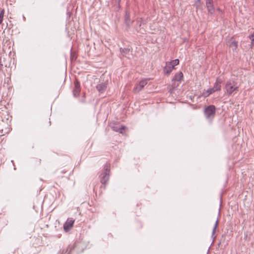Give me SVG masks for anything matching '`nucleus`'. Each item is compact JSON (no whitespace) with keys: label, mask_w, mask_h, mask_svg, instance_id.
Returning a JSON list of instances; mask_svg holds the SVG:
<instances>
[{"label":"nucleus","mask_w":254,"mask_h":254,"mask_svg":"<svg viewBox=\"0 0 254 254\" xmlns=\"http://www.w3.org/2000/svg\"><path fill=\"white\" fill-rule=\"evenodd\" d=\"M110 164L107 162L104 165L101 173L99 175L100 181L102 184L100 187L101 189L105 190L106 189V186L110 178Z\"/></svg>","instance_id":"1"},{"label":"nucleus","mask_w":254,"mask_h":254,"mask_svg":"<svg viewBox=\"0 0 254 254\" xmlns=\"http://www.w3.org/2000/svg\"><path fill=\"white\" fill-rule=\"evenodd\" d=\"M216 110V107L214 105H211L205 107L203 112L206 119L212 121L215 117Z\"/></svg>","instance_id":"2"},{"label":"nucleus","mask_w":254,"mask_h":254,"mask_svg":"<svg viewBox=\"0 0 254 254\" xmlns=\"http://www.w3.org/2000/svg\"><path fill=\"white\" fill-rule=\"evenodd\" d=\"M225 88L226 90L227 94L230 96L234 91L238 90V86L236 81L230 80L227 81Z\"/></svg>","instance_id":"3"},{"label":"nucleus","mask_w":254,"mask_h":254,"mask_svg":"<svg viewBox=\"0 0 254 254\" xmlns=\"http://www.w3.org/2000/svg\"><path fill=\"white\" fill-rule=\"evenodd\" d=\"M147 80L146 79H142L138 84H136L133 89L134 93H137L141 91L144 87L147 84Z\"/></svg>","instance_id":"4"},{"label":"nucleus","mask_w":254,"mask_h":254,"mask_svg":"<svg viewBox=\"0 0 254 254\" xmlns=\"http://www.w3.org/2000/svg\"><path fill=\"white\" fill-rule=\"evenodd\" d=\"M205 4L208 13L210 15H213L215 13V8L213 4V0H205Z\"/></svg>","instance_id":"5"},{"label":"nucleus","mask_w":254,"mask_h":254,"mask_svg":"<svg viewBox=\"0 0 254 254\" xmlns=\"http://www.w3.org/2000/svg\"><path fill=\"white\" fill-rule=\"evenodd\" d=\"M175 68V60L166 63V66L164 68V72L167 75L170 74L172 70Z\"/></svg>","instance_id":"6"},{"label":"nucleus","mask_w":254,"mask_h":254,"mask_svg":"<svg viewBox=\"0 0 254 254\" xmlns=\"http://www.w3.org/2000/svg\"><path fill=\"white\" fill-rule=\"evenodd\" d=\"M80 82L78 80H76L74 82V87L72 91L73 96L74 97H77L79 96L80 92Z\"/></svg>","instance_id":"7"},{"label":"nucleus","mask_w":254,"mask_h":254,"mask_svg":"<svg viewBox=\"0 0 254 254\" xmlns=\"http://www.w3.org/2000/svg\"><path fill=\"white\" fill-rule=\"evenodd\" d=\"M74 220L72 218H68L65 223L64 224V229L65 231L67 232L69 229L72 227Z\"/></svg>","instance_id":"8"},{"label":"nucleus","mask_w":254,"mask_h":254,"mask_svg":"<svg viewBox=\"0 0 254 254\" xmlns=\"http://www.w3.org/2000/svg\"><path fill=\"white\" fill-rule=\"evenodd\" d=\"M96 89L99 93H103L107 89V83L102 82L97 85Z\"/></svg>","instance_id":"9"},{"label":"nucleus","mask_w":254,"mask_h":254,"mask_svg":"<svg viewBox=\"0 0 254 254\" xmlns=\"http://www.w3.org/2000/svg\"><path fill=\"white\" fill-rule=\"evenodd\" d=\"M228 45L230 48H232L233 51L236 50L237 49L238 43L233 38H231L228 42Z\"/></svg>","instance_id":"10"},{"label":"nucleus","mask_w":254,"mask_h":254,"mask_svg":"<svg viewBox=\"0 0 254 254\" xmlns=\"http://www.w3.org/2000/svg\"><path fill=\"white\" fill-rule=\"evenodd\" d=\"M125 23L128 27L130 26L131 23V20L130 19V14L127 10H126L125 12Z\"/></svg>","instance_id":"11"},{"label":"nucleus","mask_w":254,"mask_h":254,"mask_svg":"<svg viewBox=\"0 0 254 254\" xmlns=\"http://www.w3.org/2000/svg\"><path fill=\"white\" fill-rule=\"evenodd\" d=\"M222 80L217 78L216 79V82L215 83L213 88L215 91H220L221 89V83H222Z\"/></svg>","instance_id":"12"},{"label":"nucleus","mask_w":254,"mask_h":254,"mask_svg":"<svg viewBox=\"0 0 254 254\" xmlns=\"http://www.w3.org/2000/svg\"><path fill=\"white\" fill-rule=\"evenodd\" d=\"M120 52L123 56L124 57H127V55L129 54L130 49L128 48H121L120 49Z\"/></svg>","instance_id":"13"},{"label":"nucleus","mask_w":254,"mask_h":254,"mask_svg":"<svg viewBox=\"0 0 254 254\" xmlns=\"http://www.w3.org/2000/svg\"><path fill=\"white\" fill-rule=\"evenodd\" d=\"M73 248L72 247L68 246L66 250H63L62 251V254H71V252Z\"/></svg>","instance_id":"14"},{"label":"nucleus","mask_w":254,"mask_h":254,"mask_svg":"<svg viewBox=\"0 0 254 254\" xmlns=\"http://www.w3.org/2000/svg\"><path fill=\"white\" fill-rule=\"evenodd\" d=\"M215 92L213 88L208 89L205 92L203 93L202 95L204 97H208L212 93Z\"/></svg>","instance_id":"15"},{"label":"nucleus","mask_w":254,"mask_h":254,"mask_svg":"<svg viewBox=\"0 0 254 254\" xmlns=\"http://www.w3.org/2000/svg\"><path fill=\"white\" fill-rule=\"evenodd\" d=\"M183 74L180 72L177 75L176 74V81H181L183 79Z\"/></svg>","instance_id":"16"},{"label":"nucleus","mask_w":254,"mask_h":254,"mask_svg":"<svg viewBox=\"0 0 254 254\" xmlns=\"http://www.w3.org/2000/svg\"><path fill=\"white\" fill-rule=\"evenodd\" d=\"M3 63L2 61L1 58H0V71H1L5 75V72L3 70Z\"/></svg>","instance_id":"17"},{"label":"nucleus","mask_w":254,"mask_h":254,"mask_svg":"<svg viewBox=\"0 0 254 254\" xmlns=\"http://www.w3.org/2000/svg\"><path fill=\"white\" fill-rule=\"evenodd\" d=\"M195 6L196 8L201 7L202 5V2L201 0H196L195 2Z\"/></svg>","instance_id":"18"},{"label":"nucleus","mask_w":254,"mask_h":254,"mask_svg":"<svg viewBox=\"0 0 254 254\" xmlns=\"http://www.w3.org/2000/svg\"><path fill=\"white\" fill-rule=\"evenodd\" d=\"M4 13V10L2 9L0 12V24H1L3 21V15Z\"/></svg>","instance_id":"19"},{"label":"nucleus","mask_w":254,"mask_h":254,"mask_svg":"<svg viewBox=\"0 0 254 254\" xmlns=\"http://www.w3.org/2000/svg\"><path fill=\"white\" fill-rule=\"evenodd\" d=\"M67 172V170H65V169H63L62 170H60V171H59L58 172V177H63L62 176V174H65L66 172Z\"/></svg>","instance_id":"20"},{"label":"nucleus","mask_w":254,"mask_h":254,"mask_svg":"<svg viewBox=\"0 0 254 254\" xmlns=\"http://www.w3.org/2000/svg\"><path fill=\"white\" fill-rule=\"evenodd\" d=\"M70 59L72 62L76 60V55L75 53L72 52L71 53Z\"/></svg>","instance_id":"21"},{"label":"nucleus","mask_w":254,"mask_h":254,"mask_svg":"<svg viewBox=\"0 0 254 254\" xmlns=\"http://www.w3.org/2000/svg\"><path fill=\"white\" fill-rule=\"evenodd\" d=\"M218 220L217 219L216 222H215V225L214 226V228H213V231H212V235H213L215 232V231H216V229L218 226Z\"/></svg>","instance_id":"22"},{"label":"nucleus","mask_w":254,"mask_h":254,"mask_svg":"<svg viewBox=\"0 0 254 254\" xmlns=\"http://www.w3.org/2000/svg\"><path fill=\"white\" fill-rule=\"evenodd\" d=\"M125 128V126H122L121 127L118 128V130L117 131V132H119L121 133H123V130H124V129Z\"/></svg>","instance_id":"23"},{"label":"nucleus","mask_w":254,"mask_h":254,"mask_svg":"<svg viewBox=\"0 0 254 254\" xmlns=\"http://www.w3.org/2000/svg\"><path fill=\"white\" fill-rule=\"evenodd\" d=\"M119 127H118L117 126H113L112 127V128L114 131L117 132V131L118 130V128Z\"/></svg>","instance_id":"24"},{"label":"nucleus","mask_w":254,"mask_h":254,"mask_svg":"<svg viewBox=\"0 0 254 254\" xmlns=\"http://www.w3.org/2000/svg\"><path fill=\"white\" fill-rule=\"evenodd\" d=\"M179 64V60L178 59H176V65Z\"/></svg>","instance_id":"25"},{"label":"nucleus","mask_w":254,"mask_h":254,"mask_svg":"<svg viewBox=\"0 0 254 254\" xmlns=\"http://www.w3.org/2000/svg\"><path fill=\"white\" fill-rule=\"evenodd\" d=\"M251 41H252L251 45H252V46H254V40H253V39H251Z\"/></svg>","instance_id":"26"},{"label":"nucleus","mask_w":254,"mask_h":254,"mask_svg":"<svg viewBox=\"0 0 254 254\" xmlns=\"http://www.w3.org/2000/svg\"><path fill=\"white\" fill-rule=\"evenodd\" d=\"M217 10L219 11V12H222L220 8H218Z\"/></svg>","instance_id":"27"},{"label":"nucleus","mask_w":254,"mask_h":254,"mask_svg":"<svg viewBox=\"0 0 254 254\" xmlns=\"http://www.w3.org/2000/svg\"><path fill=\"white\" fill-rule=\"evenodd\" d=\"M10 70H11V69H10ZM10 71H9V72H8V73H7V74H9V75H10Z\"/></svg>","instance_id":"28"},{"label":"nucleus","mask_w":254,"mask_h":254,"mask_svg":"<svg viewBox=\"0 0 254 254\" xmlns=\"http://www.w3.org/2000/svg\"><path fill=\"white\" fill-rule=\"evenodd\" d=\"M174 80H175V77L172 78V81H173Z\"/></svg>","instance_id":"29"},{"label":"nucleus","mask_w":254,"mask_h":254,"mask_svg":"<svg viewBox=\"0 0 254 254\" xmlns=\"http://www.w3.org/2000/svg\"><path fill=\"white\" fill-rule=\"evenodd\" d=\"M173 89H170V91H171V93H172L173 91H172Z\"/></svg>","instance_id":"30"},{"label":"nucleus","mask_w":254,"mask_h":254,"mask_svg":"<svg viewBox=\"0 0 254 254\" xmlns=\"http://www.w3.org/2000/svg\"><path fill=\"white\" fill-rule=\"evenodd\" d=\"M5 71H6V72H8V70L7 69H6Z\"/></svg>","instance_id":"31"},{"label":"nucleus","mask_w":254,"mask_h":254,"mask_svg":"<svg viewBox=\"0 0 254 254\" xmlns=\"http://www.w3.org/2000/svg\"><path fill=\"white\" fill-rule=\"evenodd\" d=\"M4 66H5V67H7V65L6 64H5Z\"/></svg>","instance_id":"32"},{"label":"nucleus","mask_w":254,"mask_h":254,"mask_svg":"<svg viewBox=\"0 0 254 254\" xmlns=\"http://www.w3.org/2000/svg\"><path fill=\"white\" fill-rule=\"evenodd\" d=\"M50 125H51V121H49Z\"/></svg>","instance_id":"33"}]
</instances>
